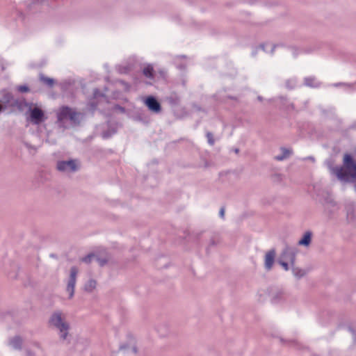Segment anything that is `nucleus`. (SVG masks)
I'll return each instance as SVG.
<instances>
[{
	"mask_svg": "<svg viewBox=\"0 0 356 356\" xmlns=\"http://www.w3.org/2000/svg\"><path fill=\"white\" fill-rule=\"evenodd\" d=\"M330 170L341 183L352 184L356 193V160L351 154H345L342 165L330 166Z\"/></svg>",
	"mask_w": 356,
	"mask_h": 356,
	"instance_id": "nucleus-1",
	"label": "nucleus"
},
{
	"mask_svg": "<svg viewBox=\"0 0 356 356\" xmlns=\"http://www.w3.org/2000/svg\"><path fill=\"white\" fill-rule=\"evenodd\" d=\"M81 113L68 106H62L57 113V122L61 124L65 120H70L73 125L78 126L81 123Z\"/></svg>",
	"mask_w": 356,
	"mask_h": 356,
	"instance_id": "nucleus-2",
	"label": "nucleus"
},
{
	"mask_svg": "<svg viewBox=\"0 0 356 356\" xmlns=\"http://www.w3.org/2000/svg\"><path fill=\"white\" fill-rule=\"evenodd\" d=\"M26 114H28L27 120L35 125L42 124L47 119L44 111L37 104L33 103L32 106L28 109Z\"/></svg>",
	"mask_w": 356,
	"mask_h": 356,
	"instance_id": "nucleus-3",
	"label": "nucleus"
},
{
	"mask_svg": "<svg viewBox=\"0 0 356 356\" xmlns=\"http://www.w3.org/2000/svg\"><path fill=\"white\" fill-rule=\"evenodd\" d=\"M50 323L56 327L60 331V338L62 340L66 339L68 335V330H70V325L68 323L63 321L61 313L54 312L50 319Z\"/></svg>",
	"mask_w": 356,
	"mask_h": 356,
	"instance_id": "nucleus-4",
	"label": "nucleus"
},
{
	"mask_svg": "<svg viewBox=\"0 0 356 356\" xmlns=\"http://www.w3.org/2000/svg\"><path fill=\"white\" fill-rule=\"evenodd\" d=\"M78 268L75 266L70 268V275L68 280L66 291L69 293V298L71 299L74 294V287L76 281V275L78 274Z\"/></svg>",
	"mask_w": 356,
	"mask_h": 356,
	"instance_id": "nucleus-5",
	"label": "nucleus"
},
{
	"mask_svg": "<svg viewBox=\"0 0 356 356\" xmlns=\"http://www.w3.org/2000/svg\"><path fill=\"white\" fill-rule=\"evenodd\" d=\"M144 104L152 113H159L162 110L161 103L159 102L157 98L153 95H149L145 97L144 99Z\"/></svg>",
	"mask_w": 356,
	"mask_h": 356,
	"instance_id": "nucleus-6",
	"label": "nucleus"
},
{
	"mask_svg": "<svg viewBox=\"0 0 356 356\" xmlns=\"http://www.w3.org/2000/svg\"><path fill=\"white\" fill-rule=\"evenodd\" d=\"M14 95L8 89L3 88L0 90V105L5 107V111L11 107Z\"/></svg>",
	"mask_w": 356,
	"mask_h": 356,
	"instance_id": "nucleus-7",
	"label": "nucleus"
},
{
	"mask_svg": "<svg viewBox=\"0 0 356 356\" xmlns=\"http://www.w3.org/2000/svg\"><path fill=\"white\" fill-rule=\"evenodd\" d=\"M56 168L60 172H76L79 168L72 159L68 161H58Z\"/></svg>",
	"mask_w": 356,
	"mask_h": 356,
	"instance_id": "nucleus-8",
	"label": "nucleus"
},
{
	"mask_svg": "<svg viewBox=\"0 0 356 356\" xmlns=\"http://www.w3.org/2000/svg\"><path fill=\"white\" fill-rule=\"evenodd\" d=\"M296 248L286 245L282 250L279 259L286 261H289L291 266H293L296 262Z\"/></svg>",
	"mask_w": 356,
	"mask_h": 356,
	"instance_id": "nucleus-9",
	"label": "nucleus"
},
{
	"mask_svg": "<svg viewBox=\"0 0 356 356\" xmlns=\"http://www.w3.org/2000/svg\"><path fill=\"white\" fill-rule=\"evenodd\" d=\"M275 257L276 250L275 248L270 249L266 253L264 257V267L267 271H269L273 268L275 261Z\"/></svg>",
	"mask_w": 356,
	"mask_h": 356,
	"instance_id": "nucleus-10",
	"label": "nucleus"
},
{
	"mask_svg": "<svg viewBox=\"0 0 356 356\" xmlns=\"http://www.w3.org/2000/svg\"><path fill=\"white\" fill-rule=\"evenodd\" d=\"M33 102H28L25 98L15 99L14 97L10 108L16 107L19 112H23L25 108L28 109L32 106Z\"/></svg>",
	"mask_w": 356,
	"mask_h": 356,
	"instance_id": "nucleus-11",
	"label": "nucleus"
},
{
	"mask_svg": "<svg viewBox=\"0 0 356 356\" xmlns=\"http://www.w3.org/2000/svg\"><path fill=\"white\" fill-rule=\"evenodd\" d=\"M355 209L356 205L355 202H350L346 204L345 210L348 220L354 221L356 219Z\"/></svg>",
	"mask_w": 356,
	"mask_h": 356,
	"instance_id": "nucleus-12",
	"label": "nucleus"
},
{
	"mask_svg": "<svg viewBox=\"0 0 356 356\" xmlns=\"http://www.w3.org/2000/svg\"><path fill=\"white\" fill-rule=\"evenodd\" d=\"M165 99L172 108L179 105L181 102L180 97L176 92H172L170 95L165 97Z\"/></svg>",
	"mask_w": 356,
	"mask_h": 356,
	"instance_id": "nucleus-13",
	"label": "nucleus"
},
{
	"mask_svg": "<svg viewBox=\"0 0 356 356\" xmlns=\"http://www.w3.org/2000/svg\"><path fill=\"white\" fill-rule=\"evenodd\" d=\"M313 233L311 231H307L303 234L302 237L299 240L298 244L299 245L308 247L310 245L312 242Z\"/></svg>",
	"mask_w": 356,
	"mask_h": 356,
	"instance_id": "nucleus-14",
	"label": "nucleus"
},
{
	"mask_svg": "<svg viewBox=\"0 0 356 356\" xmlns=\"http://www.w3.org/2000/svg\"><path fill=\"white\" fill-rule=\"evenodd\" d=\"M304 85L310 88H319L321 83L318 81L314 76H307L304 79Z\"/></svg>",
	"mask_w": 356,
	"mask_h": 356,
	"instance_id": "nucleus-15",
	"label": "nucleus"
},
{
	"mask_svg": "<svg viewBox=\"0 0 356 356\" xmlns=\"http://www.w3.org/2000/svg\"><path fill=\"white\" fill-rule=\"evenodd\" d=\"M22 339L19 336H15L9 341V344L15 350H21L22 348Z\"/></svg>",
	"mask_w": 356,
	"mask_h": 356,
	"instance_id": "nucleus-16",
	"label": "nucleus"
},
{
	"mask_svg": "<svg viewBox=\"0 0 356 356\" xmlns=\"http://www.w3.org/2000/svg\"><path fill=\"white\" fill-rule=\"evenodd\" d=\"M39 80L40 82L47 86L49 88H53V86L56 83L55 79H54L53 78L46 76L42 73H40L39 74Z\"/></svg>",
	"mask_w": 356,
	"mask_h": 356,
	"instance_id": "nucleus-17",
	"label": "nucleus"
},
{
	"mask_svg": "<svg viewBox=\"0 0 356 356\" xmlns=\"http://www.w3.org/2000/svg\"><path fill=\"white\" fill-rule=\"evenodd\" d=\"M143 74L147 78L153 79L155 76L153 66L150 64L146 65L143 70Z\"/></svg>",
	"mask_w": 356,
	"mask_h": 356,
	"instance_id": "nucleus-18",
	"label": "nucleus"
},
{
	"mask_svg": "<svg viewBox=\"0 0 356 356\" xmlns=\"http://www.w3.org/2000/svg\"><path fill=\"white\" fill-rule=\"evenodd\" d=\"M118 132V129L115 127H109L106 130L102 132V137L104 139H108Z\"/></svg>",
	"mask_w": 356,
	"mask_h": 356,
	"instance_id": "nucleus-19",
	"label": "nucleus"
},
{
	"mask_svg": "<svg viewBox=\"0 0 356 356\" xmlns=\"http://www.w3.org/2000/svg\"><path fill=\"white\" fill-rule=\"evenodd\" d=\"M291 266L294 276L298 279L304 277L307 273L306 270L295 266V264Z\"/></svg>",
	"mask_w": 356,
	"mask_h": 356,
	"instance_id": "nucleus-20",
	"label": "nucleus"
},
{
	"mask_svg": "<svg viewBox=\"0 0 356 356\" xmlns=\"http://www.w3.org/2000/svg\"><path fill=\"white\" fill-rule=\"evenodd\" d=\"M284 298V291L282 290H277L275 293L272 294L271 302L273 303H278Z\"/></svg>",
	"mask_w": 356,
	"mask_h": 356,
	"instance_id": "nucleus-21",
	"label": "nucleus"
},
{
	"mask_svg": "<svg viewBox=\"0 0 356 356\" xmlns=\"http://www.w3.org/2000/svg\"><path fill=\"white\" fill-rule=\"evenodd\" d=\"M97 286V282L95 280H89L84 285V290L87 292H92Z\"/></svg>",
	"mask_w": 356,
	"mask_h": 356,
	"instance_id": "nucleus-22",
	"label": "nucleus"
},
{
	"mask_svg": "<svg viewBox=\"0 0 356 356\" xmlns=\"http://www.w3.org/2000/svg\"><path fill=\"white\" fill-rule=\"evenodd\" d=\"M281 149L282 151V154L281 155H277L275 157V160L277 161L284 160L286 158H288L289 155L292 153L291 150L284 147H282Z\"/></svg>",
	"mask_w": 356,
	"mask_h": 356,
	"instance_id": "nucleus-23",
	"label": "nucleus"
},
{
	"mask_svg": "<svg viewBox=\"0 0 356 356\" xmlns=\"http://www.w3.org/2000/svg\"><path fill=\"white\" fill-rule=\"evenodd\" d=\"M219 243H220V240H219L218 236L216 235V234L213 235L210 238L209 245L206 249L207 253L209 254V249L211 247L217 245Z\"/></svg>",
	"mask_w": 356,
	"mask_h": 356,
	"instance_id": "nucleus-24",
	"label": "nucleus"
},
{
	"mask_svg": "<svg viewBox=\"0 0 356 356\" xmlns=\"http://www.w3.org/2000/svg\"><path fill=\"white\" fill-rule=\"evenodd\" d=\"M323 200L325 204H329L332 207H335L337 205V202L334 201L332 195L328 193L323 197Z\"/></svg>",
	"mask_w": 356,
	"mask_h": 356,
	"instance_id": "nucleus-25",
	"label": "nucleus"
},
{
	"mask_svg": "<svg viewBox=\"0 0 356 356\" xmlns=\"http://www.w3.org/2000/svg\"><path fill=\"white\" fill-rule=\"evenodd\" d=\"M286 88L289 90H293L296 86V80L293 79H287L285 83Z\"/></svg>",
	"mask_w": 356,
	"mask_h": 356,
	"instance_id": "nucleus-26",
	"label": "nucleus"
},
{
	"mask_svg": "<svg viewBox=\"0 0 356 356\" xmlns=\"http://www.w3.org/2000/svg\"><path fill=\"white\" fill-rule=\"evenodd\" d=\"M95 253H90V254H87L86 256L82 257L81 259V261L86 264H90V263H91L92 259H95Z\"/></svg>",
	"mask_w": 356,
	"mask_h": 356,
	"instance_id": "nucleus-27",
	"label": "nucleus"
},
{
	"mask_svg": "<svg viewBox=\"0 0 356 356\" xmlns=\"http://www.w3.org/2000/svg\"><path fill=\"white\" fill-rule=\"evenodd\" d=\"M95 259L97 261V262L101 267L105 266L108 263V259L106 258H102L96 254Z\"/></svg>",
	"mask_w": 356,
	"mask_h": 356,
	"instance_id": "nucleus-28",
	"label": "nucleus"
},
{
	"mask_svg": "<svg viewBox=\"0 0 356 356\" xmlns=\"http://www.w3.org/2000/svg\"><path fill=\"white\" fill-rule=\"evenodd\" d=\"M206 137L207 138V142L208 143L211 145V146H213L215 144V140H214V138H213V135L211 132L210 131H207L206 133Z\"/></svg>",
	"mask_w": 356,
	"mask_h": 356,
	"instance_id": "nucleus-29",
	"label": "nucleus"
},
{
	"mask_svg": "<svg viewBox=\"0 0 356 356\" xmlns=\"http://www.w3.org/2000/svg\"><path fill=\"white\" fill-rule=\"evenodd\" d=\"M18 92L21 93H26L30 91V88L27 85H20L17 87Z\"/></svg>",
	"mask_w": 356,
	"mask_h": 356,
	"instance_id": "nucleus-30",
	"label": "nucleus"
},
{
	"mask_svg": "<svg viewBox=\"0 0 356 356\" xmlns=\"http://www.w3.org/2000/svg\"><path fill=\"white\" fill-rule=\"evenodd\" d=\"M113 110L115 111H119L121 113H126V108L118 104H116L113 106Z\"/></svg>",
	"mask_w": 356,
	"mask_h": 356,
	"instance_id": "nucleus-31",
	"label": "nucleus"
},
{
	"mask_svg": "<svg viewBox=\"0 0 356 356\" xmlns=\"http://www.w3.org/2000/svg\"><path fill=\"white\" fill-rule=\"evenodd\" d=\"M278 264L285 270H289V265L287 261H284L282 259H278Z\"/></svg>",
	"mask_w": 356,
	"mask_h": 356,
	"instance_id": "nucleus-32",
	"label": "nucleus"
},
{
	"mask_svg": "<svg viewBox=\"0 0 356 356\" xmlns=\"http://www.w3.org/2000/svg\"><path fill=\"white\" fill-rule=\"evenodd\" d=\"M104 95L100 91L98 88H95L93 90V97L94 98H98L100 97H104Z\"/></svg>",
	"mask_w": 356,
	"mask_h": 356,
	"instance_id": "nucleus-33",
	"label": "nucleus"
},
{
	"mask_svg": "<svg viewBox=\"0 0 356 356\" xmlns=\"http://www.w3.org/2000/svg\"><path fill=\"white\" fill-rule=\"evenodd\" d=\"M280 341L282 344L292 346L295 344L296 341L294 340H285L283 338H280Z\"/></svg>",
	"mask_w": 356,
	"mask_h": 356,
	"instance_id": "nucleus-34",
	"label": "nucleus"
},
{
	"mask_svg": "<svg viewBox=\"0 0 356 356\" xmlns=\"http://www.w3.org/2000/svg\"><path fill=\"white\" fill-rule=\"evenodd\" d=\"M130 347V344L128 343H122L120 346V348L119 349L120 350H127L129 349Z\"/></svg>",
	"mask_w": 356,
	"mask_h": 356,
	"instance_id": "nucleus-35",
	"label": "nucleus"
},
{
	"mask_svg": "<svg viewBox=\"0 0 356 356\" xmlns=\"http://www.w3.org/2000/svg\"><path fill=\"white\" fill-rule=\"evenodd\" d=\"M159 74L160 75V76L163 79V80H166L167 79V73L165 70H160L159 71Z\"/></svg>",
	"mask_w": 356,
	"mask_h": 356,
	"instance_id": "nucleus-36",
	"label": "nucleus"
},
{
	"mask_svg": "<svg viewBox=\"0 0 356 356\" xmlns=\"http://www.w3.org/2000/svg\"><path fill=\"white\" fill-rule=\"evenodd\" d=\"M192 107H193L195 110H196L197 111H203L202 108L200 105H198V104H195V103H193V104H192Z\"/></svg>",
	"mask_w": 356,
	"mask_h": 356,
	"instance_id": "nucleus-37",
	"label": "nucleus"
},
{
	"mask_svg": "<svg viewBox=\"0 0 356 356\" xmlns=\"http://www.w3.org/2000/svg\"><path fill=\"white\" fill-rule=\"evenodd\" d=\"M225 207L224 206H222L219 211V216L221 218H225Z\"/></svg>",
	"mask_w": 356,
	"mask_h": 356,
	"instance_id": "nucleus-38",
	"label": "nucleus"
},
{
	"mask_svg": "<svg viewBox=\"0 0 356 356\" xmlns=\"http://www.w3.org/2000/svg\"><path fill=\"white\" fill-rule=\"evenodd\" d=\"M292 49L293 50V56L296 57L298 55V49H296L295 47H292Z\"/></svg>",
	"mask_w": 356,
	"mask_h": 356,
	"instance_id": "nucleus-39",
	"label": "nucleus"
},
{
	"mask_svg": "<svg viewBox=\"0 0 356 356\" xmlns=\"http://www.w3.org/2000/svg\"><path fill=\"white\" fill-rule=\"evenodd\" d=\"M26 356H35V354L31 350H26Z\"/></svg>",
	"mask_w": 356,
	"mask_h": 356,
	"instance_id": "nucleus-40",
	"label": "nucleus"
},
{
	"mask_svg": "<svg viewBox=\"0 0 356 356\" xmlns=\"http://www.w3.org/2000/svg\"><path fill=\"white\" fill-rule=\"evenodd\" d=\"M227 98L229 99H232V100H235V101H236L238 99L236 97L232 96V95H227Z\"/></svg>",
	"mask_w": 356,
	"mask_h": 356,
	"instance_id": "nucleus-41",
	"label": "nucleus"
},
{
	"mask_svg": "<svg viewBox=\"0 0 356 356\" xmlns=\"http://www.w3.org/2000/svg\"><path fill=\"white\" fill-rule=\"evenodd\" d=\"M350 129H356V121L350 125Z\"/></svg>",
	"mask_w": 356,
	"mask_h": 356,
	"instance_id": "nucleus-42",
	"label": "nucleus"
},
{
	"mask_svg": "<svg viewBox=\"0 0 356 356\" xmlns=\"http://www.w3.org/2000/svg\"><path fill=\"white\" fill-rule=\"evenodd\" d=\"M259 47L260 49H261L263 51H266V49H265V44H264V43L260 44Z\"/></svg>",
	"mask_w": 356,
	"mask_h": 356,
	"instance_id": "nucleus-43",
	"label": "nucleus"
},
{
	"mask_svg": "<svg viewBox=\"0 0 356 356\" xmlns=\"http://www.w3.org/2000/svg\"><path fill=\"white\" fill-rule=\"evenodd\" d=\"M132 350H133V352H134V353H137L138 350H137L136 346H133V348H132Z\"/></svg>",
	"mask_w": 356,
	"mask_h": 356,
	"instance_id": "nucleus-44",
	"label": "nucleus"
},
{
	"mask_svg": "<svg viewBox=\"0 0 356 356\" xmlns=\"http://www.w3.org/2000/svg\"><path fill=\"white\" fill-rule=\"evenodd\" d=\"M233 151H234L236 154H238V153L240 152V150H239V149H238V148H234V149H233Z\"/></svg>",
	"mask_w": 356,
	"mask_h": 356,
	"instance_id": "nucleus-45",
	"label": "nucleus"
},
{
	"mask_svg": "<svg viewBox=\"0 0 356 356\" xmlns=\"http://www.w3.org/2000/svg\"><path fill=\"white\" fill-rule=\"evenodd\" d=\"M174 113H175V115L177 116V118H180L183 117V115H178L175 111H174Z\"/></svg>",
	"mask_w": 356,
	"mask_h": 356,
	"instance_id": "nucleus-46",
	"label": "nucleus"
},
{
	"mask_svg": "<svg viewBox=\"0 0 356 356\" xmlns=\"http://www.w3.org/2000/svg\"><path fill=\"white\" fill-rule=\"evenodd\" d=\"M342 85H345V83H338L335 84L336 86H342Z\"/></svg>",
	"mask_w": 356,
	"mask_h": 356,
	"instance_id": "nucleus-47",
	"label": "nucleus"
},
{
	"mask_svg": "<svg viewBox=\"0 0 356 356\" xmlns=\"http://www.w3.org/2000/svg\"><path fill=\"white\" fill-rule=\"evenodd\" d=\"M274 176L277 177V178H280L281 175L280 174H275Z\"/></svg>",
	"mask_w": 356,
	"mask_h": 356,
	"instance_id": "nucleus-48",
	"label": "nucleus"
},
{
	"mask_svg": "<svg viewBox=\"0 0 356 356\" xmlns=\"http://www.w3.org/2000/svg\"><path fill=\"white\" fill-rule=\"evenodd\" d=\"M25 145H26L28 148H31V146L29 144H28L27 143H25Z\"/></svg>",
	"mask_w": 356,
	"mask_h": 356,
	"instance_id": "nucleus-49",
	"label": "nucleus"
},
{
	"mask_svg": "<svg viewBox=\"0 0 356 356\" xmlns=\"http://www.w3.org/2000/svg\"><path fill=\"white\" fill-rule=\"evenodd\" d=\"M275 47H276L275 45L273 46L272 49H271L272 53L274 51Z\"/></svg>",
	"mask_w": 356,
	"mask_h": 356,
	"instance_id": "nucleus-50",
	"label": "nucleus"
},
{
	"mask_svg": "<svg viewBox=\"0 0 356 356\" xmlns=\"http://www.w3.org/2000/svg\"><path fill=\"white\" fill-rule=\"evenodd\" d=\"M257 99H258V100L261 101L262 100V97L258 96Z\"/></svg>",
	"mask_w": 356,
	"mask_h": 356,
	"instance_id": "nucleus-51",
	"label": "nucleus"
},
{
	"mask_svg": "<svg viewBox=\"0 0 356 356\" xmlns=\"http://www.w3.org/2000/svg\"><path fill=\"white\" fill-rule=\"evenodd\" d=\"M256 54H257V50H255L254 51L252 52L253 56H255Z\"/></svg>",
	"mask_w": 356,
	"mask_h": 356,
	"instance_id": "nucleus-52",
	"label": "nucleus"
}]
</instances>
